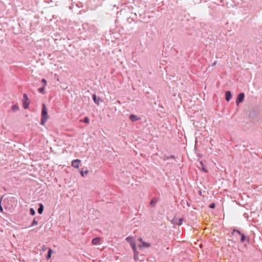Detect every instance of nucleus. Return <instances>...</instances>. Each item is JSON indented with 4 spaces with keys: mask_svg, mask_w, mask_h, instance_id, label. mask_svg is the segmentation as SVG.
Segmentation results:
<instances>
[{
    "mask_svg": "<svg viewBox=\"0 0 262 262\" xmlns=\"http://www.w3.org/2000/svg\"><path fill=\"white\" fill-rule=\"evenodd\" d=\"M42 110L41 112V124L43 125L46 122L47 120L49 118V116L48 115L47 110L46 108L45 104L42 105Z\"/></svg>",
    "mask_w": 262,
    "mask_h": 262,
    "instance_id": "nucleus-1",
    "label": "nucleus"
},
{
    "mask_svg": "<svg viewBox=\"0 0 262 262\" xmlns=\"http://www.w3.org/2000/svg\"><path fill=\"white\" fill-rule=\"evenodd\" d=\"M30 101L26 94L23 95V104L25 108H27L30 104Z\"/></svg>",
    "mask_w": 262,
    "mask_h": 262,
    "instance_id": "nucleus-2",
    "label": "nucleus"
},
{
    "mask_svg": "<svg viewBox=\"0 0 262 262\" xmlns=\"http://www.w3.org/2000/svg\"><path fill=\"white\" fill-rule=\"evenodd\" d=\"M245 97V94L243 93H240L238 95L236 100V105H238V104L241 102H242L244 101Z\"/></svg>",
    "mask_w": 262,
    "mask_h": 262,
    "instance_id": "nucleus-3",
    "label": "nucleus"
},
{
    "mask_svg": "<svg viewBox=\"0 0 262 262\" xmlns=\"http://www.w3.org/2000/svg\"><path fill=\"white\" fill-rule=\"evenodd\" d=\"M237 233L238 236H241V242L242 243L244 242L245 239L247 238L246 236L244 234H241V233L236 230H234L232 233V234Z\"/></svg>",
    "mask_w": 262,
    "mask_h": 262,
    "instance_id": "nucleus-4",
    "label": "nucleus"
},
{
    "mask_svg": "<svg viewBox=\"0 0 262 262\" xmlns=\"http://www.w3.org/2000/svg\"><path fill=\"white\" fill-rule=\"evenodd\" d=\"M80 162L81 160L79 159L74 160L72 161V166L75 168H78Z\"/></svg>",
    "mask_w": 262,
    "mask_h": 262,
    "instance_id": "nucleus-5",
    "label": "nucleus"
},
{
    "mask_svg": "<svg viewBox=\"0 0 262 262\" xmlns=\"http://www.w3.org/2000/svg\"><path fill=\"white\" fill-rule=\"evenodd\" d=\"M93 99L95 103L97 104H99V103L102 102V100L100 98H97L96 95L95 94L93 95Z\"/></svg>",
    "mask_w": 262,
    "mask_h": 262,
    "instance_id": "nucleus-6",
    "label": "nucleus"
},
{
    "mask_svg": "<svg viewBox=\"0 0 262 262\" xmlns=\"http://www.w3.org/2000/svg\"><path fill=\"white\" fill-rule=\"evenodd\" d=\"M141 243L142 244L139 245V247L140 248L149 247L150 246L149 243L143 241Z\"/></svg>",
    "mask_w": 262,
    "mask_h": 262,
    "instance_id": "nucleus-7",
    "label": "nucleus"
},
{
    "mask_svg": "<svg viewBox=\"0 0 262 262\" xmlns=\"http://www.w3.org/2000/svg\"><path fill=\"white\" fill-rule=\"evenodd\" d=\"M198 167L200 169H201L203 171H204V172H207V169L205 167L204 164H203V163L202 161L199 162V165H198Z\"/></svg>",
    "mask_w": 262,
    "mask_h": 262,
    "instance_id": "nucleus-8",
    "label": "nucleus"
},
{
    "mask_svg": "<svg viewBox=\"0 0 262 262\" xmlns=\"http://www.w3.org/2000/svg\"><path fill=\"white\" fill-rule=\"evenodd\" d=\"M231 97H232V95H231V93L230 91H227L226 92V100L227 101H229L231 99Z\"/></svg>",
    "mask_w": 262,
    "mask_h": 262,
    "instance_id": "nucleus-9",
    "label": "nucleus"
},
{
    "mask_svg": "<svg viewBox=\"0 0 262 262\" xmlns=\"http://www.w3.org/2000/svg\"><path fill=\"white\" fill-rule=\"evenodd\" d=\"M126 240L127 242L129 243L131 245L132 243H135V238L133 237L128 236L126 238Z\"/></svg>",
    "mask_w": 262,
    "mask_h": 262,
    "instance_id": "nucleus-10",
    "label": "nucleus"
},
{
    "mask_svg": "<svg viewBox=\"0 0 262 262\" xmlns=\"http://www.w3.org/2000/svg\"><path fill=\"white\" fill-rule=\"evenodd\" d=\"M100 238L96 237L92 240V243L93 245H97L100 242Z\"/></svg>",
    "mask_w": 262,
    "mask_h": 262,
    "instance_id": "nucleus-11",
    "label": "nucleus"
},
{
    "mask_svg": "<svg viewBox=\"0 0 262 262\" xmlns=\"http://www.w3.org/2000/svg\"><path fill=\"white\" fill-rule=\"evenodd\" d=\"M130 245L133 248L134 254H135V255L137 254V251L136 245L135 242L134 243H132Z\"/></svg>",
    "mask_w": 262,
    "mask_h": 262,
    "instance_id": "nucleus-12",
    "label": "nucleus"
},
{
    "mask_svg": "<svg viewBox=\"0 0 262 262\" xmlns=\"http://www.w3.org/2000/svg\"><path fill=\"white\" fill-rule=\"evenodd\" d=\"M43 206L42 204H39V208L38 209V212L39 213V214H41L43 212Z\"/></svg>",
    "mask_w": 262,
    "mask_h": 262,
    "instance_id": "nucleus-13",
    "label": "nucleus"
},
{
    "mask_svg": "<svg viewBox=\"0 0 262 262\" xmlns=\"http://www.w3.org/2000/svg\"><path fill=\"white\" fill-rule=\"evenodd\" d=\"M129 118L132 121H136L138 119L137 116L134 115H131Z\"/></svg>",
    "mask_w": 262,
    "mask_h": 262,
    "instance_id": "nucleus-14",
    "label": "nucleus"
},
{
    "mask_svg": "<svg viewBox=\"0 0 262 262\" xmlns=\"http://www.w3.org/2000/svg\"><path fill=\"white\" fill-rule=\"evenodd\" d=\"M52 253V249H50L49 250V251H48V254H47V257H46V258H47V259H49V258H51Z\"/></svg>",
    "mask_w": 262,
    "mask_h": 262,
    "instance_id": "nucleus-15",
    "label": "nucleus"
},
{
    "mask_svg": "<svg viewBox=\"0 0 262 262\" xmlns=\"http://www.w3.org/2000/svg\"><path fill=\"white\" fill-rule=\"evenodd\" d=\"M80 174H81V176L83 177L84 176V174H88L89 173V170H86L84 171L83 170H81L80 171Z\"/></svg>",
    "mask_w": 262,
    "mask_h": 262,
    "instance_id": "nucleus-16",
    "label": "nucleus"
},
{
    "mask_svg": "<svg viewBox=\"0 0 262 262\" xmlns=\"http://www.w3.org/2000/svg\"><path fill=\"white\" fill-rule=\"evenodd\" d=\"M183 219L178 220V222H173V224L178 225H181L182 224Z\"/></svg>",
    "mask_w": 262,
    "mask_h": 262,
    "instance_id": "nucleus-17",
    "label": "nucleus"
},
{
    "mask_svg": "<svg viewBox=\"0 0 262 262\" xmlns=\"http://www.w3.org/2000/svg\"><path fill=\"white\" fill-rule=\"evenodd\" d=\"M38 224V221L36 220V219H34L32 226H36Z\"/></svg>",
    "mask_w": 262,
    "mask_h": 262,
    "instance_id": "nucleus-18",
    "label": "nucleus"
},
{
    "mask_svg": "<svg viewBox=\"0 0 262 262\" xmlns=\"http://www.w3.org/2000/svg\"><path fill=\"white\" fill-rule=\"evenodd\" d=\"M30 214L32 215H34L35 214V211L33 208L30 209Z\"/></svg>",
    "mask_w": 262,
    "mask_h": 262,
    "instance_id": "nucleus-19",
    "label": "nucleus"
},
{
    "mask_svg": "<svg viewBox=\"0 0 262 262\" xmlns=\"http://www.w3.org/2000/svg\"><path fill=\"white\" fill-rule=\"evenodd\" d=\"M84 122L85 123H89V118L88 117H85L84 119Z\"/></svg>",
    "mask_w": 262,
    "mask_h": 262,
    "instance_id": "nucleus-20",
    "label": "nucleus"
},
{
    "mask_svg": "<svg viewBox=\"0 0 262 262\" xmlns=\"http://www.w3.org/2000/svg\"><path fill=\"white\" fill-rule=\"evenodd\" d=\"M38 91L40 93H43L44 91V86L38 89Z\"/></svg>",
    "mask_w": 262,
    "mask_h": 262,
    "instance_id": "nucleus-21",
    "label": "nucleus"
},
{
    "mask_svg": "<svg viewBox=\"0 0 262 262\" xmlns=\"http://www.w3.org/2000/svg\"><path fill=\"white\" fill-rule=\"evenodd\" d=\"M215 204L213 203H212L210 205L209 207L210 208H215Z\"/></svg>",
    "mask_w": 262,
    "mask_h": 262,
    "instance_id": "nucleus-22",
    "label": "nucleus"
},
{
    "mask_svg": "<svg viewBox=\"0 0 262 262\" xmlns=\"http://www.w3.org/2000/svg\"><path fill=\"white\" fill-rule=\"evenodd\" d=\"M1 202H2V199H0V211L1 212H3V207L1 205Z\"/></svg>",
    "mask_w": 262,
    "mask_h": 262,
    "instance_id": "nucleus-23",
    "label": "nucleus"
},
{
    "mask_svg": "<svg viewBox=\"0 0 262 262\" xmlns=\"http://www.w3.org/2000/svg\"><path fill=\"white\" fill-rule=\"evenodd\" d=\"M41 81L44 83V86L46 85L47 84V81L45 79H42L41 80Z\"/></svg>",
    "mask_w": 262,
    "mask_h": 262,
    "instance_id": "nucleus-24",
    "label": "nucleus"
},
{
    "mask_svg": "<svg viewBox=\"0 0 262 262\" xmlns=\"http://www.w3.org/2000/svg\"><path fill=\"white\" fill-rule=\"evenodd\" d=\"M138 258V253H137V254H134V259L135 260H137Z\"/></svg>",
    "mask_w": 262,
    "mask_h": 262,
    "instance_id": "nucleus-25",
    "label": "nucleus"
},
{
    "mask_svg": "<svg viewBox=\"0 0 262 262\" xmlns=\"http://www.w3.org/2000/svg\"><path fill=\"white\" fill-rule=\"evenodd\" d=\"M173 222H178V220L176 218H174L172 221L173 224Z\"/></svg>",
    "mask_w": 262,
    "mask_h": 262,
    "instance_id": "nucleus-26",
    "label": "nucleus"
},
{
    "mask_svg": "<svg viewBox=\"0 0 262 262\" xmlns=\"http://www.w3.org/2000/svg\"><path fill=\"white\" fill-rule=\"evenodd\" d=\"M233 235H234L237 238H238L241 236H238L237 233L234 234Z\"/></svg>",
    "mask_w": 262,
    "mask_h": 262,
    "instance_id": "nucleus-27",
    "label": "nucleus"
},
{
    "mask_svg": "<svg viewBox=\"0 0 262 262\" xmlns=\"http://www.w3.org/2000/svg\"><path fill=\"white\" fill-rule=\"evenodd\" d=\"M15 107H16V105H13V106H12V109L13 111H14V110H15Z\"/></svg>",
    "mask_w": 262,
    "mask_h": 262,
    "instance_id": "nucleus-28",
    "label": "nucleus"
},
{
    "mask_svg": "<svg viewBox=\"0 0 262 262\" xmlns=\"http://www.w3.org/2000/svg\"><path fill=\"white\" fill-rule=\"evenodd\" d=\"M154 203V200H151L150 204V205H152Z\"/></svg>",
    "mask_w": 262,
    "mask_h": 262,
    "instance_id": "nucleus-29",
    "label": "nucleus"
},
{
    "mask_svg": "<svg viewBox=\"0 0 262 262\" xmlns=\"http://www.w3.org/2000/svg\"><path fill=\"white\" fill-rule=\"evenodd\" d=\"M139 241L141 243H142V242H143V240H142V239L141 238H139Z\"/></svg>",
    "mask_w": 262,
    "mask_h": 262,
    "instance_id": "nucleus-30",
    "label": "nucleus"
}]
</instances>
